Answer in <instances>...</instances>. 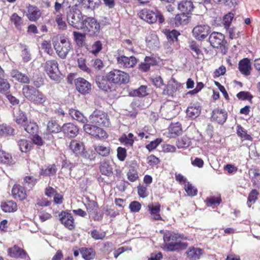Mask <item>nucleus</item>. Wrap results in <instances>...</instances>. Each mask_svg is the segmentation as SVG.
Masks as SVG:
<instances>
[{
	"label": "nucleus",
	"instance_id": "nucleus-36",
	"mask_svg": "<svg viewBox=\"0 0 260 260\" xmlns=\"http://www.w3.org/2000/svg\"><path fill=\"white\" fill-rule=\"evenodd\" d=\"M82 257L85 260H90L94 258L95 252L92 248L83 247L80 249Z\"/></svg>",
	"mask_w": 260,
	"mask_h": 260
},
{
	"label": "nucleus",
	"instance_id": "nucleus-44",
	"mask_svg": "<svg viewBox=\"0 0 260 260\" xmlns=\"http://www.w3.org/2000/svg\"><path fill=\"white\" fill-rule=\"evenodd\" d=\"M130 94L132 96H138L140 97L146 96L148 94L147 86L142 85L138 89L131 91Z\"/></svg>",
	"mask_w": 260,
	"mask_h": 260
},
{
	"label": "nucleus",
	"instance_id": "nucleus-47",
	"mask_svg": "<svg viewBox=\"0 0 260 260\" xmlns=\"http://www.w3.org/2000/svg\"><path fill=\"white\" fill-rule=\"evenodd\" d=\"M11 21L15 27L18 30H21L22 20L21 17L19 16L16 13H14L11 17Z\"/></svg>",
	"mask_w": 260,
	"mask_h": 260
},
{
	"label": "nucleus",
	"instance_id": "nucleus-15",
	"mask_svg": "<svg viewBox=\"0 0 260 260\" xmlns=\"http://www.w3.org/2000/svg\"><path fill=\"white\" fill-rule=\"evenodd\" d=\"M117 61L119 67L131 68L135 67L138 62V60L134 56L127 57L125 55H121L117 58Z\"/></svg>",
	"mask_w": 260,
	"mask_h": 260
},
{
	"label": "nucleus",
	"instance_id": "nucleus-52",
	"mask_svg": "<svg viewBox=\"0 0 260 260\" xmlns=\"http://www.w3.org/2000/svg\"><path fill=\"white\" fill-rule=\"evenodd\" d=\"M179 35L180 33L176 30H168L166 31V36L169 42H173L174 40L177 41V37Z\"/></svg>",
	"mask_w": 260,
	"mask_h": 260
},
{
	"label": "nucleus",
	"instance_id": "nucleus-33",
	"mask_svg": "<svg viewBox=\"0 0 260 260\" xmlns=\"http://www.w3.org/2000/svg\"><path fill=\"white\" fill-rule=\"evenodd\" d=\"M1 207L2 209L5 212H14L17 209L16 203L13 201L2 202Z\"/></svg>",
	"mask_w": 260,
	"mask_h": 260
},
{
	"label": "nucleus",
	"instance_id": "nucleus-11",
	"mask_svg": "<svg viewBox=\"0 0 260 260\" xmlns=\"http://www.w3.org/2000/svg\"><path fill=\"white\" fill-rule=\"evenodd\" d=\"M210 32L211 27L205 24L198 25L192 30L193 36L199 41L205 39Z\"/></svg>",
	"mask_w": 260,
	"mask_h": 260
},
{
	"label": "nucleus",
	"instance_id": "nucleus-41",
	"mask_svg": "<svg viewBox=\"0 0 260 260\" xmlns=\"http://www.w3.org/2000/svg\"><path fill=\"white\" fill-rule=\"evenodd\" d=\"M18 145L22 152H27L31 149L32 143L29 141L22 139L19 141Z\"/></svg>",
	"mask_w": 260,
	"mask_h": 260
},
{
	"label": "nucleus",
	"instance_id": "nucleus-42",
	"mask_svg": "<svg viewBox=\"0 0 260 260\" xmlns=\"http://www.w3.org/2000/svg\"><path fill=\"white\" fill-rule=\"evenodd\" d=\"M57 171L56 166L54 165H49L45 169H42L40 175L44 176H49L55 174Z\"/></svg>",
	"mask_w": 260,
	"mask_h": 260
},
{
	"label": "nucleus",
	"instance_id": "nucleus-21",
	"mask_svg": "<svg viewBox=\"0 0 260 260\" xmlns=\"http://www.w3.org/2000/svg\"><path fill=\"white\" fill-rule=\"evenodd\" d=\"M14 120L22 126H24L27 123V118L25 114L19 109L14 111Z\"/></svg>",
	"mask_w": 260,
	"mask_h": 260
},
{
	"label": "nucleus",
	"instance_id": "nucleus-6",
	"mask_svg": "<svg viewBox=\"0 0 260 260\" xmlns=\"http://www.w3.org/2000/svg\"><path fill=\"white\" fill-rule=\"evenodd\" d=\"M90 123L100 126L109 127L111 122L108 114L105 112L96 110L89 117Z\"/></svg>",
	"mask_w": 260,
	"mask_h": 260
},
{
	"label": "nucleus",
	"instance_id": "nucleus-46",
	"mask_svg": "<svg viewBox=\"0 0 260 260\" xmlns=\"http://www.w3.org/2000/svg\"><path fill=\"white\" fill-rule=\"evenodd\" d=\"M61 127L55 121L53 120L49 121L47 124V128L51 133H57L61 130Z\"/></svg>",
	"mask_w": 260,
	"mask_h": 260
},
{
	"label": "nucleus",
	"instance_id": "nucleus-38",
	"mask_svg": "<svg viewBox=\"0 0 260 260\" xmlns=\"http://www.w3.org/2000/svg\"><path fill=\"white\" fill-rule=\"evenodd\" d=\"M148 207L153 219L156 220H160L161 219V217L159 214L160 211L159 205L155 206L149 205Z\"/></svg>",
	"mask_w": 260,
	"mask_h": 260
},
{
	"label": "nucleus",
	"instance_id": "nucleus-20",
	"mask_svg": "<svg viewBox=\"0 0 260 260\" xmlns=\"http://www.w3.org/2000/svg\"><path fill=\"white\" fill-rule=\"evenodd\" d=\"M41 14L40 11L37 7L29 5L27 7V16L30 21H37L40 17Z\"/></svg>",
	"mask_w": 260,
	"mask_h": 260
},
{
	"label": "nucleus",
	"instance_id": "nucleus-10",
	"mask_svg": "<svg viewBox=\"0 0 260 260\" xmlns=\"http://www.w3.org/2000/svg\"><path fill=\"white\" fill-rule=\"evenodd\" d=\"M82 27L90 36L97 35L101 29L99 23L93 17H87L83 20Z\"/></svg>",
	"mask_w": 260,
	"mask_h": 260
},
{
	"label": "nucleus",
	"instance_id": "nucleus-62",
	"mask_svg": "<svg viewBox=\"0 0 260 260\" xmlns=\"http://www.w3.org/2000/svg\"><path fill=\"white\" fill-rule=\"evenodd\" d=\"M258 195V192L255 189H253L250 192V193L249 194L248 196V205L249 206H251V204H250V203H254L257 199V196Z\"/></svg>",
	"mask_w": 260,
	"mask_h": 260
},
{
	"label": "nucleus",
	"instance_id": "nucleus-57",
	"mask_svg": "<svg viewBox=\"0 0 260 260\" xmlns=\"http://www.w3.org/2000/svg\"><path fill=\"white\" fill-rule=\"evenodd\" d=\"M221 201L220 198L217 197H210L206 199L207 205L208 206H212L215 205H218Z\"/></svg>",
	"mask_w": 260,
	"mask_h": 260
},
{
	"label": "nucleus",
	"instance_id": "nucleus-59",
	"mask_svg": "<svg viewBox=\"0 0 260 260\" xmlns=\"http://www.w3.org/2000/svg\"><path fill=\"white\" fill-rule=\"evenodd\" d=\"M91 63L92 66L97 70H101L104 67L103 61L98 58L92 59Z\"/></svg>",
	"mask_w": 260,
	"mask_h": 260
},
{
	"label": "nucleus",
	"instance_id": "nucleus-30",
	"mask_svg": "<svg viewBox=\"0 0 260 260\" xmlns=\"http://www.w3.org/2000/svg\"><path fill=\"white\" fill-rule=\"evenodd\" d=\"M194 7V5L191 1H185L178 4V9L187 15L193 10Z\"/></svg>",
	"mask_w": 260,
	"mask_h": 260
},
{
	"label": "nucleus",
	"instance_id": "nucleus-8",
	"mask_svg": "<svg viewBox=\"0 0 260 260\" xmlns=\"http://www.w3.org/2000/svg\"><path fill=\"white\" fill-rule=\"evenodd\" d=\"M44 68L46 73L52 80L58 81L61 79V74L59 70L58 64L56 60H47L45 63Z\"/></svg>",
	"mask_w": 260,
	"mask_h": 260
},
{
	"label": "nucleus",
	"instance_id": "nucleus-39",
	"mask_svg": "<svg viewBox=\"0 0 260 260\" xmlns=\"http://www.w3.org/2000/svg\"><path fill=\"white\" fill-rule=\"evenodd\" d=\"M23 127L26 132L31 135L37 134L38 131V126L35 122H29V123H27Z\"/></svg>",
	"mask_w": 260,
	"mask_h": 260
},
{
	"label": "nucleus",
	"instance_id": "nucleus-49",
	"mask_svg": "<svg viewBox=\"0 0 260 260\" xmlns=\"http://www.w3.org/2000/svg\"><path fill=\"white\" fill-rule=\"evenodd\" d=\"M150 60H152V58L146 56L145 58L144 62H142L139 64V69L143 72L147 71L151 65H153V62H149Z\"/></svg>",
	"mask_w": 260,
	"mask_h": 260
},
{
	"label": "nucleus",
	"instance_id": "nucleus-4",
	"mask_svg": "<svg viewBox=\"0 0 260 260\" xmlns=\"http://www.w3.org/2000/svg\"><path fill=\"white\" fill-rule=\"evenodd\" d=\"M24 96L28 100L36 104H42L46 101V97L39 90L35 87L25 85L22 89Z\"/></svg>",
	"mask_w": 260,
	"mask_h": 260
},
{
	"label": "nucleus",
	"instance_id": "nucleus-61",
	"mask_svg": "<svg viewBox=\"0 0 260 260\" xmlns=\"http://www.w3.org/2000/svg\"><path fill=\"white\" fill-rule=\"evenodd\" d=\"M141 208V204L137 201H133L131 202L129 206V208L132 212H138Z\"/></svg>",
	"mask_w": 260,
	"mask_h": 260
},
{
	"label": "nucleus",
	"instance_id": "nucleus-56",
	"mask_svg": "<svg viewBox=\"0 0 260 260\" xmlns=\"http://www.w3.org/2000/svg\"><path fill=\"white\" fill-rule=\"evenodd\" d=\"M233 18L234 14L231 13H229L224 16L223 19V24L225 28L228 29V28L230 27Z\"/></svg>",
	"mask_w": 260,
	"mask_h": 260
},
{
	"label": "nucleus",
	"instance_id": "nucleus-9",
	"mask_svg": "<svg viewBox=\"0 0 260 260\" xmlns=\"http://www.w3.org/2000/svg\"><path fill=\"white\" fill-rule=\"evenodd\" d=\"M178 107L173 101L165 103L160 108V112L166 119H171L178 114Z\"/></svg>",
	"mask_w": 260,
	"mask_h": 260
},
{
	"label": "nucleus",
	"instance_id": "nucleus-12",
	"mask_svg": "<svg viewBox=\"0 0 260 260\" xmlns=\"http://www.w3.org/2000/svg\"><path fill=\"white\" fill-rule=\"evenodd\" d=\"M84 131L88 134L99 139H106L108 137L107 133L102 128L90 124L84 123Z\"/></svg>",
	"mask_w": 260,
	"mask_h": 260
},
{
	"label": "nucleus",
	"instance_id": "nucleus-16",
	"mask_svg": "<svg viewBox=\"0 0 260 260\" xmlns=\"http://www.w3.org/2000/svg\"><path fill=\"white\" fill-rule=\"evenodd\" d=\"M59 216H60V220L66 228L69 230H72L74 228V218L70 213L62 212Z\"/></svg>",
	"mask_w": 260,
	"mask_h": 260
},
{
	"label": "nucleus",
	"instance_id": "nucleus-7",
	"mask_svg": "<svg viewBox=\"0 0 260 260\" xmlns=\"http://www.w3.org/2000/svg\"><path fill=\"white\" fill-rule=\"evenodd\" d=\"M107 77L111 83L121 85L129 81L128 74L119 70L114 69L107 74Z\"/></svg>",
	"mask_w": 260,
	"mask_h": 260
},
{
	"label": "nucleus",
	"instance_id": "nucleus-64",
	"mask_svg": "<svg viewBox=\"0 0 260 260\" xmlns=\"http://www.w3.org/2000/svg\"><path fill=\"white\" fill-rule=\"evenodd\" d=\"M42 48L49 54L52 53V49H51V44L47 41H43L42 43Z\"/></svg>",
	"mask_w": 260,
	"mask_h": 260
},
{
	"label": "nucleus",
	"instance_id": "nucleus-48",
	"mask_svg": "<svg viewBox=\"0 0 260 260\" xmlns=\"http://www.w3.org/2000/svg\"><path fill=\"white\" fill-rule=\"evenodd\" d=\"M95 151L100 155L103 156H107L110 153L109 147L102 145H99L94 147Z\"/></svg>",
	"mask_w": 260,
	"mask_h": 260
},
{
	"label": "nucleus",
	"instance_id": "nucleus-2",
	"mask_svg": "<svg viewBox=\"0 0 260 260\" xmlns=\"http://www.w3.org/2000/svg\"><path fill=\"white\" fill-rule=\"evenodd\" d=\"M181 238L180 235L172 232L166 233L164 236V240L165 242H169L167 244V249L169 251H179L185 249L187 244L185 242H174L177 241L178 238Z\"/></svg>",
	"mask_w": 260,
	"mask_h": 260
},
{
	"label": "nucleus",
	"instance_id": "nucleus-54",
	"mask_svg": "<svg viewBox=\"0 0 260 260\" xmlns=\"http://www.w3.org/2000/svg\"><path fill=\"white\" fill-rule=\"evenodd\" d=\"M78 67L82 71L89 73L90 70L87 67L85 63V59L83 57H80L78 58Z\"/></svg>",
	"mask_w": 260,
	"mask_h": 260
},
{
	"label": "nucleus",
	"instance_id": "nucleus-60",
	"mask_svg": "<svg viewBox=\"0 0 260 260\" xmlns=\"http://www.w3.org/2000/svg\"><path fill=\"white\" fill-rule=\"evenodd\" d=\"M128 179L131 182L135 181L138 178L137 172L134 169H130L127 173Z\"/></svg>",
	"mask_w": 260,
	"mask_h": 260
},
{
	"label": "nucleus",
	"instance_id": "nucleus-14",
	"mask_svg": "<svg viewBox=\"0 0 260 260\" xmlns=\"http://www.w3.org/2000/svg\"><path fill=\"white\" fill-rule=\"evenodd\" d=\"M77 90L83 95L89 94L92 86L90 83L83 78H78L75 80Z\"/></svg>",
	"mask_w": 260,
	"mask_h": 260
},
{
	"label": "nucleus",
	"instance_id": "nucleus-1",
	"mask_svg": "<svg viewBox=\"0 0 260 260\" xmlns=\"http://www.w3.org/2000/svg\"><path fill=\"white\" fill-rule=\"evenodd\" d=\"M78 5L77 3L73 5L71 4L69 5L68 7L70 10L67 14V21L70 25L77 29H79L82 27L83 20L81 12L76 8Z\"/></svg>",
	"mask_w": 260,
	"mask_h": 260
},
{
	"label": "nucleus",
	"instance_id": "nucleus-45",
	"mask_svg": "<svg viewBox=\"0 0 260 260\" xmlns=\"http://www.w3.org/2000/svg\"><path fill=\"white\" fill-rule=\"evenodd\" d=\"M14 133V129L10 126L7 125L5 124L0 125V136L13 135Z\"/></svg>",
	"mask_w": 260,
	"mask_h": 260
},
{
	"label": "nucleus",
	"instance_id": "nucleus-37",
	"mask_svg": "<svg viewBox=\"0 0 260 260\" xmlns=\"http://www.w3.org/2000/svg\"><path fill=\"white\" fill-rule=\"evenodd\" d=\"M189 47L191 51L194 53V54H193L194 57L199 58L200 55H203L201 50V45L197 42L191 41L189 44Z\"/></svg>",
	"mask_w": 260,
	"mask_h": 260
},
{
	"label": "nucleus",
	"instance_id": "nucleus-5",
	"mask_svg": "<svg viewBox=\"0 0 260 260\" xmlns=\"http://www.w3.org/2000/svg\"><path fill=\"white\" fill-rule=\"evenodd\" d=\"M139 15L141 19L149 24L154 23L157 20L160 24L165 21L163 15L158 10L153 11L150 10L143 9L140 12Z\"/></svg>",
	"mask_w": 260,
	"mask_h": 260
},
{
	"label": "nucleus",
	"instance_id": "nucleus-13",
	"mask_svg": "<svg viewBox=\"0 0 260 260\" xmlns=\"http://www.w3.org/2000/svg\"><path fill=\"white\" fill-rule=\"evenodd\" d=\"M209 41L213 48H217L224 47L226 43L224 36L222 34L216 31H213L210 34Z\"/></svg>",
	"mask_w": 260,
	"mask_h": 260
},
{
	"label": "nucleus",
	"instance_id": "nucleus-23",
	"mask_svg": "<svg viewBox=\"0 0 260 260\" xmlns=\"http://www.w3.org/2000/svg\"><path fill=\"white\" fill-rule=\"evenodd\" d=\"M251 69L250 62L248 59L245 58L239 61V70L242 74L249 76L250 74Z\"/></svg>",
	"mask_w": 260,
	"mask_h": 260
},
{
	"label": "nucleus",
	"instance_id": "nucleus-40",
	"mask_svg": "<svg viewBox=\"0 0 260 260\" xmlns=\"http://www.w3.org/2000/svg\"><path fill=\"white\" fill-rule=\"evenodd\" d=\"M73 36L77 44L82 46L85 44L86 34L77 31L73 32Z\"/></svg>",
	"mask_w": 260,
	"mask_h": 260
},
{
	"label": "nucleus",
	"instance_id": "nucleus-32",
	"mask_svg": "<svg viewBox=\"0 0 260 260\" xmlns=\"http://www.w3.org/2000/svg\"><path fill=\"white\" fill-rule=\"evenodd\" d=\"M8 251L9 254L12 257L23 258L26 256L24 251L16 245L12 248H9Z\"/></svg>",
	"mask_w": 260,
	"mask_h": 260
},
{
	"label": "nucleus",
	"instance_id": "nucleus-26",
	"mask_svg": "<svg viewBox=\"0 0 260 260\" xmlns=\"http://www.w3.org/2000/svg\"><path fill=\"white\" fill-rule=\"evenodd\" d=\"M186 253L190 260H197L199 259L203 254V250L200 248L192 247L188 249Z\"/></svg>",
	"mask_w": 260,
	"mask_h": 260
},
{
	"label": "nucleus",
	"instance_id": "nucleus-53",
	"mask_svg": "<svg viewBox=\"0 0 260 260\" xmlns=\"http://www.w3.org/2000/svg\"><path fill=\"white\" fill-rule=\"evenodd\" d=\"M55 21L58 25L59 29L65 30L67 28V24L63 20L62 15L59 13L56 16Z\"/></svg>",
	"mask_w": 260,
	"mask_h": 260
},
{
	"label": "nucleus",
	"instance_id": "nucleus-51",
	"mask_svg": "<svg viewBox=\"0 0 260 260\" xmlns=\"http://www.w3.org/2000/svg\"><path fill=\"white\" fill-rule=\"evenodd\" d=\"M190 142L187 137H183L177 141L176 145L179 148H186L189 145Z\"/></svg>",
	"mask_w": 260,
	"mask_h": 260
},
{
	"label": "nucleus",
	"instance_id": "nucleus-24",
	"mask_svg": "<svg viewBox=\"0 0 260 260\" xmlns=\"http://www.w3.org/2000/svg\"><path fill=\"white\" fill-rule=\"evenodd\" d=\"M189 16L185 13H182L176 15L174 19V24L175 27L184 25L189 22Z\"/></svg>",
	"mask_w": 260,
	"mask_h": 260
},
{
	"label": "nucleus",
	"instance_id": "nucleus-3",
	"mask_svg": "<svg viewBox=\"0 0 260 260\" xmlns=\"http://www.w3.org/2000/svg\"><path fill=\"white\" fill-rule=\"evenodd\" d=\"M53 45L57 54L61 59L66 58L69 52L73 50L72 44L69 40L63 37L53 41Z\"/></svg>",
	"mask_w": 260,
	"mask_h": 260
},
{
	"label": "nucleus",
	"instance_id": "nucleus-35",
	"mask_svg": "<svg viewBox=\"0 0 260 260\" xmlns=\"http://www.w3.org/2000/svg\"><path fill=\"white\" fill-rule=\"evenodd\" d=\"M13 78H15L19 82L28 84L29 82V78L24 74L21 73L17 70H13L11 73Z\"/></svg>",
	"mask_w": 260,
	"mask_h": 260
},
{
	"label": "nucleus",
	"instance_id": "nucleus-27",
	"mask_svg": "<svg viewBox=\"0 0 260 260\" xmlns=\"http://www.w3.org/2000/svg\"><path fill=\"white\" fill-rule=\"evenodd\" d=\"M110 81L106 77L99 76L96 78V83L98 87L103 91H107L110 89Z\"/></svg>",
	"mask_w": 260,
	"mask_h": 260
},
{
	"label": "nucleus",
	"instance_id": "nucleus-18",
	"mask_svg": "<svg viewBox=\"0 0 260 260\" xmlns=\"http://www.w3.org/2000/svg\"><path fill=\"white\" fill-rule=\"evenodd\" d=\"M61 130L64 135L68 137H74L78 134L77 127L72 123H68L63 124L61 127Z\"/></svg>",
	"mask_w": 260,
	"mask_h": 260
},
{
	"label": "nucleus",
	"instance_id": "nucleus-25",
	"mask_svg": "<svg viewBox=\"0 0 260 260\" xmlns=\"http://www.w3.org/2000/svg\"><path fill=\"white\" fill-rule=\"evenodd\" d=\"M69 148L76 154H81L84 150V146L83 143L76 140H73L71 141Z\"/></svg>",
	"mask_w": 260,
	"mask_h": 260
},
{
	"label": "nucleus",
	"instance_id": "nucleus-43",
	"mask_svg": "<svg viewBox=\"0 0 260 260\" xmlns=\"http://www.w3.org/2000/svg\"><path fill=\"white\" fill-rule=\"evenodd\" d=\"M169 132L172 137L180 135L182 132L181 124L178 122L172 124L170 126Z\"/></svg>",
	"mask_w": 260,
	"mask_h": 260
},
{
	"label": "nucleus",
	"instance_id": "nucleus-50",
	"mask_svg": "<svg viewBox=\"0 0 260 260\" xmlns=\"http://www.w3.org/2000/svg\"><path fill=\"white\" fill-rule=\"evenodd\" d=\"M184 189L188 196H194L197 194V189L192 186L191 184L189 183V182H187L185 184Z\"/></svg>",
	"mask_w": 260,
	"mask_h": 260
},
{
	"label": "nucleus",
	"instance_id": "nucleus-31",
	"mask_svg": "<svg viewBox=\"0 0 260 260\" xmlns=\"http://www.w3.org/2000/svg\"><path fill=\"white\" fill-rule=\"evenodd\" d=\"M201 111V108L200 106L193 104L187 108L186 114L188 117L194 119L200 115Z\"/></svg>",
	"mask_w": 260,
	"mask_h": 260
},
{
	"label": "nucleus",
	"instance_id": "nucleus-22",
	"mask_svg": "<svg viewBox=\"0 0 260 260\" xmlns=\"http://www.w3.org/2000/svg\"><path fill=\"white\" fill-rule=\"evenodd\" d=\"M100 171L104 175L109 176L113 174V167L109 160H104L101 161L100 166Z\"/></svg>",
	"mask_w": 260,
	"mask_h": 260
},
{
	"label": "nucleus",
	"instance_id": "nucleus-55",
	"mask_svg": "<svg viewBox=\"0 0 260 260\" xmlns=\"http://www.w3.org/2000/svg\"><path fill=\"white\" fill-rule=\"evenodd\" d=\"M102 49V44L100 41H96L91 46V52L94 54L98 53Z\"/></svg>",
	"mask_w": 260,
	"mask_h": 260
},
{
	"label": "nucleus",
	"instance_id": "nucleus-17",
	"mask_svg": "<svg viewBox=\"0 0 260 260\" xmlns=\"http://www.w3.org/2000/svg\"><path fill=\"white\" fill-rule=\"evenodd\" d=\"M212 118L218 123L222 124L226 120L227 113L222 109H216L212 111Z\"/></svg>",
	"mask_w": 260,
	"mask_h": 260
},
{
	"label": "nucleus",
	"instance_id": "nucleus-19",
	"mask_svg": "<svg viewBox=\"0 0 260 260\" xmlns=\"http://www.w3.org/2000/svg\"><path fill=\"white\" fill-rule=\"evenodd\" d=\"M15 199L22 201L26 198L27 194L24 188L20 185H14L12 190Z\"/></svg>",
	"mask_w": 260,
	"mask_h": 260
},
{
	"label": "nucleus",
	"instance_id": "nucleus-34",
	"mask_svg": "<svg viewBox=\"0 0 260 260\" xmlns=\"http://www.w3.org/2000/svg\"><path fill=\"white\" fill-rule=\"evenodd\" d=\"M69 114L73 118L82 123L84 124L88 122L87 119L79 111L75 109H71L70 110Z\"/></svg>",
	"mask_w": 260,
	"mask_h": 260
},
{
	"label": "nucleus",
	"instance_id": "nucleus-58",
	"mask_svg": "<svg viewBox=\"0 0 260 260\" xmlns=\"http://www.w3.org/2000/svg\"><path fill=\"white\" fill-rule=\"evenodd\" d=\"M176 91V88L173 84L169 83L166 88L162 91V94L164 95H173L174 92Z\"/></svg>",
	"mask_w": 260,
	"mask_h": 260
},
{
	"label": "nucleus",
	"instance_id": "nucleus-63",
	"mask_svg": "<svg viewBox=\"0 0 260 260\" xmlns=\"http://www.w3.org/2000/svg\"><path fill=\"white\" fill-rule=\"evenodd\" d=\"M161 142L162 140L161 139H156L147 145L146 148L149 151L152 150L154 149Z\"/></svg>",
	"mask_w": 260,
	"mask_h": 260
},
{
	"label": "nucleus",
	"instance_id": "nucleus-29",
	"mask_svg": "<svg viewBox=\"0 0 260 260\" xmlns=\"http://www.w3.org/2000/svg\"><path fill=\"white\" fill-rule=\"evenodd\" d=\"M14 163L11 154L0 149V164L11 166Z\"/></svg>",
	"mask_w": 260,
	"mask_h": 260
},
{
	"label": "nucleus",
	"instance_id": "nucleus-28",
	"mask_svg": "<svg viewBox=\"0 0 260 260\" xmlns=\"http://www.w3.org/2000/svg\"><path fill=\"white\" fill-rule=\"evenodd\" d=\"M146 42L147 46L152 49H155L159 47V41L157 36L155 34H151L147 36Z\"/></svg>",
	"mask_w": 260,
	"mask_h": 260
}]
</instances>
